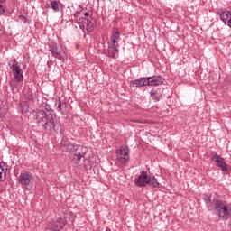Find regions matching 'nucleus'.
Listing matches in <instances>:
<instances>
[{
  "label": "nucleus",
  "instance_id": "f257e3e1",
  "mask_svg": "<svg viewBox=\"0 0 231 231\" xmlns=\"http://www.w3.org/2000/svg\"><path fill=\"white\" fill-rule=\"evenodd\" d=\"M36 124L42 127L44 131L55 133L60 129V124L57 121V115L53 112L46 113L44 110H36L33 112Z\"/></svg>",
  "mask_w": 231,
  "mask_h": 231
},
{
  "label": "nucleus",
  "instance_id": "f03ea898",
  "mask_svg": "<svg viewBox=\"0 0 231 231\" xmlns=\"http://www.w3.org/2000/svg\"><path fill=\"white\" fill-rule=\"evenodd\" d=\"M74 218L71 216V213L67 212L64 213L63 216L59 217L57 221L53 224H51L46 228V231H61L64 226H66V223H73Z\"/></svg>",
  "mask_w": 231,
  "mask_h": 231
},
{
  "label": "nucleus",
  "instance_id": "7ed1b4c3",
  "mask_svg": "<svg viewBox=\"0 0 231 231\" xmlns=\"http://www.w3.org/2000/svg\"><path fill=\"white\" fill-rule=\"evenodd\" d=\"M213 206H214L215 211L219 216V217H222L224 221L228 220V217H230V214H231V208L228 207L226 201H223V200L213 201Z\"/></svg>",
  "mask_w": 231,
  "mask_h": 231
},
{
  "label": "nucleus",
  "instance_id": "20e7f679",
  "mask_svg": "<svg viewBox=\"0 0 231 231\" xmlns=\"http://www.w3.org/2000/svg\"><path fill=\"white\" fill-rule=\"evenodd\" d=\"M71 155L73 156L74 160H77V162H80V160H83V162H89V158H91V153H89V149L86 146H80L78 145L74 147V151H72Z\"/></svg>",
  "mask_w": 231,
  "mask_h": 231
},
{
  "label": "nucleus",
  "instance_id": "39448f33",
  "mask_svg": "<svg viewBox=\"0 0 231 231\" xmlns=\"http://www.w3.org/2000/svg\"><path fill=\"white\" fill-rule=\"evenodd\" d=\"M88 17H89V13H85L84 16H82V14H79L76 17V21L79 24H82V27L86 28L88 32H92L93 26L95 25V23H93V19Z\"/></svg>",
  "mask_w": 231,
  "mask_h": 231
},
{
  "label": "nucleus",
  "instance_id": "423d86ee",
  "mask_svg": "<svg viewBox=\"0 0 231 231\" xmlns=\"http://www.w3.org/2000/svg\"><path fill=\"white\" fill-rule=\"evenodd\" d=\"M9 66L13 71L14 79L15 82H23V69L19 67V63L17 60H13L9 62Z\"/></svg>",
  "mask_w": 231,
  "mask_h": 231
},
{
  "label": "nucleus",
  "instance_id": "0eeeda50",
  "mask_svg": "<svg viewBox=\"0 0 231 231\" xmlns=\"http://www.w3.org/2000/svg\"><path fill=\"white\" fill-rule=\"evenodd\" d=\"M49 51H51L52 57H55L59 60H64L66 58V52L62 50V45L57 43L50 45Z\"/></svg>",
  "mask_w": 231,
  "mask_h": 231
},
{
  "label": "nucleus",
  "instance_id": "6e6552de",
  "mask_svg": "<svg viewBox=\"0 0 231 231\" xmlns=\"http://www.w3.org/2000/svg\"><path fill=\"white\" fill-rule=\"evenodd\" d=\"M116 158L123 165L129 162V148L126 146H121L116 152Z\"/></svg>",
  "mask_w": 231,
  "mask_h": 231
},
{
  "label": "nucleus",
  "instance_id": "1a4fd4ad",
  "mask_svg": "<svg viewBox=\"0 0 231 231\" xmlns=\"http://www.w3.org/2000/svg\"><path fill=\"white\" fill-rule=\"evenodd\" d=\"M151 183V177L147 175V172L141 171L140 175L135 179V185L137 187H147Z\"/></svg>",
  "mask_w": 231,
  "mask_h": 231
},
{
  "label": "nucleus",
  "instance_id": "9d476101",
  "mask_svg": "<svg viewBox=\"0 0 231 231\" xmlns=\"http://www.w3.org/2000/svg\"><path fill=\"white\" fill-rule=\"evenodd\" d=\"M56 106H58L57 111H59V113L63 115V116H68V113H69V106H68L66 100H62L60 97H59L56 102Z\"/></svg>",
  "mask_w": 231,
  "mask_h": 231
},
{
  "label": "nucleus",
  "instance_id": "9b49d317",
  "mask_svg": "<svg viewBox=\"0 0 231 231\" xmlns=\"http://www.w3.org/2000/svg\"><path fill=\"white\" fill-rule=\"evenodd\" d=\"M212 160L217 164V167H219L223 172H226V171H228V164H226L223 157L216 153L213 155Z\"/></svg>",
  "mask_w": 231,
  "mask_h": 231
},
{
  "label": "nucleus",
  "instance_id": "f8f14e48",
  "mask_svg": "<svg viewBox=\"0 0 231 231\" xmlns=\"http://www.w3.org/2000/svg\"><path fill=\"white\" fill-rule=\"evenodd\" d=\"M19 181L22 185H24L25 189L33 181V176L30 174V172L25 171L21 173L19 176Z\"/></svg>",
  "mask_w": 231,
  "mask_h": 231
},
{
  "label": "nucleus",
  "instance_id": "ddd939ff",
  "mask_svg": "<svg viewBox=\"0 0 231 231\" xmlns=\"http://www.w3.org/2000/svg\"><path fill=\"white\" fill-rule=\"evenodd\" d=\"M164 81H165V79L160 76L148 77L149 86H162V83Z\"/></svg>",
  "mask_w": 231,
  "mask_h": 231
},
{
  "label": "nucleus",
  "instance_id": "4468645a",
  "mask_svg": "<svg viewBox=\"0 0 231 231\" xmlns=\"http://www.w3.org/2000/svg\"><path fill=\"white\" fill-rule=\"evenodd\" d=\"M218 15L220 16L221 21L226 24V22L230 19L231 13L229 11L221 9L218 11Z\"/></svg>",
  "mask_w": 231,
  "mask_h": 231
},
{
  "label": "nucleus",
  "instance_id": "2eb2a0df",
  "mask_svg": "<svg viewBox=\"0 0 231 231\" xmlns=\"http://www.w3.org/2000/svg\"><path fill=\"white\" fill-rule=\"evenodd\" d=\"M108 55L112 59H115V57H116V55H118V44L113 43L112 45L109 46Z\"/></svg>",
  "mask_w": 231,
  "mask_h": 231
},
{
  "label": "nucleus",
  "instance_id": "dca6fc26",
  "mask_svg": "<svg viewBox=\"0 0 231 231\" xmlns=\"http://www.w3.org/2000/svg\"><path fill=\"white\" fill-rule=\"evenodd\" d=\"M6 111H8V106H6V102L0 99V118H3V116L6 115Z\"/></svg>",
  "mask_w": 231,
  "mask_h": 231
},
{
  "label": "nucleus",
  "instance_id": "f3484780",
  "mask_svg": "<svg viewBox=\"0 0 231 231\" xmlns=\"http://www.w3.org/2000/svg\"><path fill=\"white\" fill-rule=\"evenodd\" d=\"M118 39H120V31H118L117 28H115L111 36V41L113 42V44H118Z\"/></svg>",
  "mask_w": 231,
  "mask_h": 231
},
{
  "label": "nucleus",
  "instance_id": "a211bd4d",
  "mask_svg": "<svg viewBox=\"0 0 231 231\" xmlns=\"http://www.w3.org/2000/svg\"><path fill=\"white\" fill-rule=\"evenodd\" d=\"M50 5L52 10H54V12H59L60 8H62V5L59 4V2L56 0L51 1Z\"/></svg>",
  "mask_w": 231,
  "mask_h": 231
},
{
  "label": "nucleus",
  "instance_id": "6ab92c4d",
  "mask_svg": "<svg viewBox=\"0 0 231 231\" xmlns=\"http://www.w3.org/2000/svg\"><path fill=\"white\" fill-rule=\"evenodd\" d=\"M148 185H150V187H153L154 189H158V187H160V182H158V179H156V177L152 176V178L150 177V182Z\"/></svg>",
  "mask_w": 231,
  "mask_h": 231
},
{
  "label": "nucleus",
  "instance_id": "aec40b11",
  "mask_svg": "<svg viewBox=\"0 0 231 231\" xmlns=\"http://www.w3.org/2000/svg\"><path fill=\"white\" fill-rule=\"evenodd\" d=\"M139 84H140L141 88H143V86H149V77L140 78Z\"/></svg>",
  "mask_w": 231,
  "mask_h": 231
},
{
  "label": "nucleus",
  "instance_id": "412c9836",
  "mask_svg": "<svg viewBox=\"0 0 231 231\" xmlns=\"http://www.w3.org/2000/svg\"><path fill=\"white\" fill-rule=\"evenodd\" d=\"M150 96L153 100H156L157 102L160 101V95H158V92L156 90H151Z\"/></svg>",
  "mask_w": 231,
  "mask_h": 231
},
{
  "label": "nucleus",
  "instance_id": "4be33fe9",
  "mask_svg": "<svg viewBox=\"0 0 231 231\" xmlns=\"http://www.w3.org/2000/svg\"><path fill=\"white\" fill-rule=\"evenodd\" d=\"M204 201H205L208 210H211L210 207H212V205H214V202H212V199H210V197H206L204 199Z\"/></svg>",
  "mask_w": 231,
  "mask_h": 231
},
{
  "label": "nucleus",
  "instance_id": "5701e85b",
  "mask_svg": "<svg viewBox=\"0 0 231 231\" xmlns=\"http://www.w3.org/2000/svg\"><path fill=\"white\" fill-rule=\"evenodd\" d=\"M21 111L22 113H28V103L26 102H22L20 104Z\"/></svg>",
  "mask_w": 231,
  "mask_h": 231
},
{
  "label": "nucleus",
  "instance_id": "b1692460",
  "mask_svg": "<svg viewBox=\"0 0 231 231\" xmlns=\"http://www.w3.org/2000/svg\"><path fill=\"white\" fill-rule=\"evenodd\" d=\"M6 179V172H5V169L0 164V181H3V180Z\"/></svg>",
  "mask_w": 231,
  "mask_h": 231
},
{
  "label": "nucleus",
  "instance_id": "393cba45",
  "mask_svg": "<svg viewBox=\"0 0 231 231\" xmlns=\"http://www.w3.org/2000/svg\"><path fill=\"white\" fill-rule=\"evenodd\" d=\"M130 86L131 88H142L139 79L130 81Z\"/></svg>",
  "mask_w": 231,
  "mask_h": 231
},
{
  "label": "nucleus",
  "instance_id": "a878e982",
  "mask_svg": "<svg viewBox=\"0 0 231 231\" xmlns=\"http://www.w3.org/2000/svg\"><path fill=\"white\" fill-rule=\"evenodd\" d=\"M42 106L45 109V113H55V111H53V109H51V106L46 103L42 104Z\"/></svg>",
  "mask_w": 231,
  "mask_h": 231
},
{
  "label": "nucleus",
  "instance_id": "bb28decb",
  "mask_svg": "<svg viewBox=\"0 0 231 231\" xmlns=\"http://www.w3.org/2000/svg\"><path fill=\"white\" fill-rule=\"evenodd\" d=\"M3 14H5V6L0 4V15H3Z\"/></svg>",
  "mask_w": 231,
  "mask_h": 231
},
{
  "label": "nucleus",
  "instance_id": "cd10ccee",
  "mask_svg": "<svg viewBox=\"0 0 231 231\" xmlns=\"http://www.w3.org/2000/svg\"><path fill=\"white\" fill-rule=\"evenodd\" d=\"M18 17L21 21H23V23H26V17L24 15H19Z\"/></svg>",
  "mask_w": 231,
  "mask_h": 231
},
{
  "label": "nucleus",
  "instance_id": "c85d7f7f",
  "mask_svg": "<svg viewBox=\"0 0 231 231\" xmlns=\"http://www.w3.org/2000/svg\"><path fill=\"white\" fill-rule=\"evenodd\" d=\"M227 26H229V28H231V16L230 18L226 21Z\"/></svg>",
  "mask_w": 231,
  "mask_h": 231
},
{
  "label": "nucleus",
  "instance_id": "c756f323",
  "mask_svg": "<svg viewBox=\"0 0 231 231\" xmlns=\"http://www.w3.org/2000/svg\"><path fill=\"white\" fill-rule=\"evenodd\" d=\"M134 122H135V123H138V124H146L145 121H138V120H135Z\"/></svg>",
  "mask_w": 231,
  "mask_h": 231
},
{
  "label": "nucleus",
  "instance_id": "7c9ffc66",
  "mask_svg": "<svg viewBox=\"0 0 231 231\" xmlns=\"http://www.w3.org/2000/svg\"><path fill=\"white\" fill-rule=\"evenodd\" d=\"M5 1H6V0H0V5L5 3Z\"/></svg>",
  "mask_w": 231,
  "mask_h": 231
},
{
  "label": "nucleus",
  "instance_id": "2f4dec72",
  "mask_svg": "<svg viewBox=\"0 0 231 231\" xmlns=\"http://www.w3.org/2000/svg\"><path fill=\"white\" fill-rule=\"evenodd\" d=\"M61 145H66V144H64V143H61Z\"/></svg>",
  "mask_w": 231,
  "mask_h": 231
}]
</instances>
